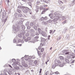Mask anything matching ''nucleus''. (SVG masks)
<instances>
[{
    "instance_id": "nucleus-1",
    "label": "nucleus",
    "mask_w": 75,
    "mask_h": 75,
    "mask_svg": "<svg viewBox=\"0 0 75 75\" xmlns=\"http://www.w3.org/2000/svg\"><path fill=\"white\" fill-rule=\"evenodd\" d=\"M57 16L54 17V19L53 20V21H57L58 19L59 18H62V15L60 13H57Z\"/></svg>"
},
{
    "instance_id": "nucleus-2",
    "label": "nucleus",
    "mask_w": 75,
    "mask_h": 75,
    "mask_svg": "<svg viewBox=\"0 0 75 75\" xmlns=\"http://www.w3.org/2000/svg\"><path fill=\"white\" fill-rule=\"evenodd\" d=\"M72 53V51L70 50H69V52L66 53H65V55H68L67 57L68 59H71L72 58V55L71 54Z\"/></svg>"
},
{
    "instance_id": "nucleus-3",
    "label": "nucleus",
    "mask_w": 75,
    "mask_h": 75,
    "mask_svg": "<svg viewBox=\"0 0 75 75\" xmlns=\"http://www.w3.org/2000/svg\"><path fill=\"white\" fill-rule=\"evenodd\" d=\"M18 62H14L13 64H12V65H13L14 66L13 67H14V69L16 70L19 69V67L17 66V64H18Z\"/></svg>"
},
{
    "instance_id": "nucleus-4",
    "label": "nucleus",
    "mask_w": 75,
    "mask_h": 75,
    "mask_svg": "<svg viewBox=\"0 0 75 75\" xmlns=\"http://www.w3.org/2000/svg\"><path fill=\"white\" fill-rule=\"evenodd\" d=\"M23 8L22 11L23 12L25 13H27L28 12V10H30V8L27 7H24Z\"/></svg>"
},
{
    "instance_id": "nucleus-5",
    "label": "nucleus",
    "mask_w": 75,
    "mask_h": 75,
    "mask_svg": "<svg viewBox=\"0 0 75 75\" xmlns=\"http://www.w3.org/2000/svg\"><path fill=\"white\" fill-rule=\"evenodd\" d=\"M25 60L26 61H29L30 60L29 59H32V57H31L30 56H28V55H25Z\"/></svg>"
},
{
    "instance_id": "nucleus-6",
    "label": "nucleus",
    "mask_w": 75,
    "mask_h": 75,
    "mask_svg": "<svg viewBox=\"0 0 75 75\" xmlns=\"http://www.w3.org/2000/svg\"><path fill=\"white\" fill-rule=\"evenodd\" d=\"M41 1L43 3H42V5L43 4H45V3H49L50 2V0H46V1H45L44 0H41Z\"/></svg>"
},
{
    "instance_id": "nucleus-7",
    "label": "nucleus",
    "mask_w": 75,
    "mask_h": 75,
    "mask_svg": "<svg viewBox=\"0 0 75 75\" xmlns=\"http://www.w3.org/2000/svg\"><path fill=\"white\" fill-rule=\"evenodd\" d=\"M38 38V36H37L35 37L34 39H33L32 41H30L31 42H33V43H35V42L38 41L37 39Z\"/></svg>"
},
{
    "instance_id": "nucleus-8",
    "label": "nucleus",
    "mask_w": 75,
    "mask_h": 75,
    "mask_svg": "<svg viewBox=\"0 0 75 75\" xmlns=\"http://www.w3.org/2000/svg\"><path fill=\"white\" fill-rule=\"evenodd\" d=\"M16 30H14V33H16L19 30H20V26H17L16 27Z\"/></svg>"
},
{
    "instance_id": "nucleus-9",
    "label": "nucleus",
    "mask_w": 75,
    "mask_h": 75,
    "mask_svg": "<svg viewBox=\"0 0 75 75\" xmlns=\"http://www.w3.org/2000/svg\"><path fill=\"white\" fill-rule=\"evenodd\" d=\"M40 10H44L45 12L47 11L48 9L47 8H45L43 7V6H40Z\"/></svg>"
},
{
    "instance_id": "nucleus-10",
    "label": "nucleus",
    "mask_w": 75,
    "mask_h": 75,
    "mask_svg": "<svg viewBox=\"0 0 75 75\" xmlns=\"http://www.w3.org/2000/svg\"><path fill=\"white\" fill-rule=\"evenodd\" d=\"M6 11H4L3 13V16H2V19H3L6 17Z\"/></svg>"
},
{
    "instance_id": "nucleus-11",
    "label": "nucleus",
    "mask_w": 75,
    "mask_h": 75,
    "mask_svg": "<svg viewBox=\"0 0 75 75\" xmlns=\"http://www.w3.org/2000/svg\"><path fill=\"white\" fill-rule=\"evenodd\" d=\"M40 7H41V6H40L39 5H38L36 6V9L35 10V11H36V13H37V12L38 11H39L38 8H39V7L40 9Z\"/></svg>"
},
{
    "instance_id": "nucleus-12",
    "label": "nucleus",
    "mask_w": 75,
    "mask_h": 75,
    "mask_svg": "<svg viewBox=\"0 0 75 75\" xmlns=\"http://www.w3.org/2000/svg\"><path fill=\"white\" fill-rule=\"evenodd\" d=\"M41 34L43 37H47V34L44 31L41 32Z\"/></svg>"
},
{
    "instance_id": "nucleus-13",
    "label": "nucleus",
    "mask_w": 75,
    "mask_h": 75,
    "mask_svg": "<svg viewBox=\"0 0 75 75\" xmlns=\"http://www.w3.org/2000/svg\"><path fill=\"white\" fill-rule=\"evenodd\" d=\"M30 33L32 34H33V33H34V30L33 29H31L30 31Z\"/></svg>"
},
{
    "instance_id": "nucleus-14",
    "label": "nucleus",
    "mask_w": 75,
    "mask_h": 75,
    "mask_svg": "<svg viewBox=\"0 0 75 75\" xmlns=\"http://www.w3.org/2000/svg\"><path fill=\"white\" fill-rule=\"evenodd\" d=\"M67 30H68V28H65L64 29V33H65L67 31Z\"/></svg>"
},
{
    "instance_id": "nucleus-15",
    "label": "nucleus",
    "mask_w": 75,
    "mask_h": 75,
    "mask_svg": "<svg viewBox=\"0 0 75 75\" xmlns=\"http://www.w3.org/2000/svg\"><path fill=\"white\" fill-rule=\"evenodd\" d=\"M18 42H21V43H22V44H23L24 43V40H18Z\"/></svg>"
},
{
    "instance_id": "nucleus-16",
    "label": "nucleus",
    "mask_w": 75,
    "mask_h": 75,
    "mask_svg": "<svg viewBox=\"0 0 75 75\" xmlns=\"http://www.w3.org/2000/svg\"><path fill=\"white\" fill-rule=\"evenodd\" d=\"M47 22H44V21H42V24H44L45 25L47 24Z\"/></svg>"
},
{
    "instance_id": "nucleus-17",
    "label": "nucleus",
    "mask_w": 75,
    "mask_h": 75,
    "mask_svg": "<svg viewBox=\"0 0 75 75\" xmlns=\"http://www.w3.org/2000/svg\"><path fill=\"white\" fill-rule=\"evenodd\" d=\"M23 23V21H20L18 22V24L19 25H20V24H22Z\"/></svg>"
},
{
    "instance_id": "nucleus-18",
    "label": "nucleus",
    "mask_w": 75,
    "mask_h": 75,
    "mask_svg": "<svg viewBox=\"0 0 75 75\" xmlns=\"http://www.w3.org/2000/svg\"><path fill=\"white\" fill-rule=\"evenodd\" d=\"M17 12L19 13H20V14H21V10L19 9H17Z\"/></svg>"
},
{
    "instance_id": "nucleus-19",
    "label": "nucleus",
    "mask_w": 75,
    "mask_h": 75,
    "mask_svg": "<svg viewBox=\"0 0 75 75\" xmlns=\"http://www.w3.org/2000/svg\"><path fill=\"white\" fill-rule=\"evenodd\" d=\"M13 28L14 31V30H16V28L15 25H13Z\"/></svg>"
},
{
    "instance_id": "nucleus-20",
    "label": "nucleus",
    "mask_w": 75,
    "mask_h": 75,
    "mask_svg": "<svg viewBox=\"0 0 75 75\" xmlns=\"http://www.w3.org/2000/svg\"><path fill=\"white\" fill-rule=\"evenodd\" d=\"M25 33V30H23L22 32L21 33V34H22V35H24Z\"/></svg>"
},
{
    "instance_id": "nucleus-21",
    "label": "nucleus",
    "mask_w": 75,
    "mask_h": 75,
    "mask_svg": "<svg viewBox=\"0 0 75 75\" xmlns=\"http://www.w3.org/2000/svg\"><path fill=\"white\" fill-rule=\"evenodd\" d=\"M59 58L60 59H61L62 60H63V59H64V57L62 56H59Z\"/></svg>"
},
{
    "instance_id": "nucleus-22",
    "label": "nucleus",
    "mask_w": 75,
    "mask_h": 75,
    "mask_svg": "<svg viewBox=\"0 0 75 75\" xmlns=\"http://www.w3.org/2000/svg\"><path fill=\"white\" fill-rule=\"evenodd\" d=\"M45 74L46 75H48V74H49V71H45Z\"/></svg>"
},
{
    "instance_id": "nucleus-23",
    "label": "nucleus",
    "mask_w": 75,
    "mask_h": 75,
    "mask_svg": "<svg viewBox=\"0 0 75 75\" xmlns=\"http://www.w3.org/2000/svg\"><path fill=\"white\" fill-rule=\"evenodd\" d=\"M62 18H63V20H65V19H66V18H67V17L65 16H62Z\"/></svg>"
},
{
    "instance_id": "nucleus-24",
    "label": "nucleus",
    "mask_w": 75,
    "mask_h": 75,
    "mask_svg": "<svg viewBox=\"0 0 75 75\" xmlns=\"http://www.w3.org/2000/svg\"><path fill=\"white\" fill-rule=\"evenodd\" d=\"M7 18H8V16H6V18L4 19V22H6V21H7Z\"/></svg>"
},
{
    "instance_id": "nucleus-25",
    "label": "nucleus",
    "mask_w": 75,
    "mask_h": 75,
    "mask_svg": "<svg viewBox=\"0 0 75 75\" xmlns=\"http://www.w3.org/2000/svg\"><path fill=\"white\" fill-rule=\"evenodd\" d=\"M22 29L23 30H24L25 29V26L24 25H22Z\"/></svg>"
},
{
    "instance_id": "nucleus-26",
    "label": "nucleus",
    "mask_w": 75,
    "mask_h": 75,
    "mask_svg": "<svg viewBox=\"0 0 75 75\" xmlns=\"http://www.w3.org/2000/svg\"><path fill=\"white\" fill-rule=\"evenodd\" d=\"M49 17H50V18H51V19H53V16H52V14H50L49 15Z\"/></svg>"
},
{
    "instance_id": "nucleus-27",
    "label": "nucleus",
    "mask_w": 75,
    "mask_h": 75,
    "mask_svg": "<svg viewBox=\"0 0 75 75\" xmlns=\"http://www.w3.org/2000/svg\"><path fill=\"white\" fill-rule=\"evenodd\" d=\"M47 23H52V21L51 20H49L47 21Z\"/></svg>"
},
{
    "instance_id": "nucleus-28",
    "label": "nucleus",
    "mask_w": 75,
    "mask_h": 75,
    "mask_svg": "<svg viewBox=\"0 0 75 75\" xmlns=\"http://www.w3.org/2000/svg\"><path fill=\"white\" fill-rule=\"evenodd\" d=\"M65 61L66 62H67V63L69 62V60H68V59H65Z\"/></svg>"
},
{
    "instance_id": "nucleus-29",
    "label": "nucleus",
    "mask_w": 75,
    "mask_h": 75,
    "mask_svg": "<svg viewBox=\"0 0 75 75\" xmlns=\"http://www.w3.org/2000/svg\"><path fill=\"white\" fill-rule=\"evenodd\" d=\"M12 61L13 62H16V60H15V59H13L12 60Z\"/></svg>"
},
{
    "instance_id": "nucleus-30",
    "label": "nucleus",
    "mask_w": 75,
    "mask_h": 75,
    "mask_svg": "<svg viewBox=\"0 0 75 75\" xmlns=\"http://www.w3.org/2000/svg\"><path fill=\"white\" fill-rule=\"evenodd\" d=\"M57 62L58 64H61V61H60L59 60H57Z\"/></svg>"
},
{
    "instance_id": "nucleus-31",
    "label": "nucleus",
    "mask_w": 75,
    "mask_h": 75,
    "mask_svg": "<svg viewBox=\"0 0 75 75\" xmlns=\"http://www.w3.org/2000/svg\"><path fill=\"white\" fill-rule=\"evenodd\" d=\"M63 52L64 54H65H65H66V53H67V50H63Z\"/></svg>"
},
{
    "instance_id": "nucleus-32",
    "label": "nucleus",
    "mask_w": 75,
    "mask_h": 75,
    "mask_svg": "<svg viewBox=\"0 0 75 75\" xmlns=\"http://www.w3.org/2000/svg\"><path fill=\"white\" fill-rule=\"evenodd\" d=\"M18 36L19 37H20V38L22 37V35H21L20 34H18Z\"/></svg>"
},
{
    "instance_id": "nucleus-33",
    "label": "nucleus",
    "mask_w": 75,
    "mask_h": 75,
    "mask_svg": "<svg viewBox=\"0 0 75 75\" xmlns=\"http://www.w3.org/2000/svg\"><path fill=\"white\" fill-rule=\"evenodd\" d=\"M22 14H19L18 15V17H22Z\"/></svg>"
},
{
    "instance_id": "nucleus-34",
    "label": "nucleus",
    "mask_w": 75,
    "mask_h": 75,
    "mask_svg": "<svg viewBox=\"0 0 75 75\" xmlns=\"http://www.w3.org/2000/svg\"><path fill=\"white\" fill-rule=\"evenodd\" d=\"M44 17H42L40 18V20H41V21H43V20H44Z\"/></svg>"
},
{
    "instance_id": "nucleus-35",
    "label": "nucleus",
    "mask_w": 75,
    "mask_h": 75,
    "mask_svg": "<svg viewBox=\"0 0 75 75\" xmlns=\"http://www.w3.org/2000/svg\"><path fill=\"white\" fill-rule=\"evenodd\" d=\"M30 26H31L32 27L33 26V25H34V24L32 23H30Z\"/></svg>"
},
{
    "instance_id": "nucleus-36",
    "label": "nucleus",
    "mask_w": 75,
    "mask_h": 75,
    "mask_svg": "<svg viewBox=\"0 0 75 75\" xmlns=\"http://www.w3.org/2000/svg\"><path fill=\"white\" fill-rule=\"evenodd\" d=\"M42 41H44L45 42L46 41V39H45L44 38H42Z\"/></svg>"
},
{
    "instance_id": "nucleus-37",
    "label": "nucleus",
    "mask_w": 75,
    "mask_h": 75,
    "mask_svg": "<svg viewBox=\"0 0 75 75\" xmlns=\"http://www.w3.org/2000/svg\"><path fill=\"white\" fill-rule=\"evenodd\" d=\"M38 31H39V33H41V29H40V28H39L38 29Z\"/></svg>"
},
{
    "instance_id": "nucleus-38",
    "label": "nucleus",
    "mask_w": 75,
    "mask_h": 75,
    "mask_svg": "<svg viewBox=\"0 0 75 75\" xmlns=\"http://www.w3.org/2000/svg\"><path fill=\"white\" fill-rule=\"evenodd\" d=\"M65 6H63L61 7V8L62 10H64L65 8Z\"/></svg>"
},
{
    "instance_id": "nucleus-39",
    "label": "nucleus",
    "mask_w": 75,
    "mask_h": 75,
    "mask_svg": "<svg viewBox=\"0 0 75 75\" xmlns=\"http://www.w3.org/2000/svg\"><path fill=\"white\" fill-rule=\"evenodd\" d=\"M29 24V22H28L25 23L26 25H28Z\"/></svg>"
},
{
    "instance_id": "nucleus-40",
    "label": "nucleus",
    "mask_w": 75,
    "mask_h": 75,
    "mask_svg": "<svg viewBox=\"0 0 75 75\" xmlns=\"http://www.w3.org/2000/svg\"><path fill=\"white\" fill-rule=\"evenodd\" d=\"M14 17H17V13H15L14 14Z\"/></svg>"
},
{
    "instance_id": "nucleus-41",
    "label": "nucleus",
    "mask_w": 75,
    "mask_h": 75,
    "mask_svg": "<svg viewBox=\"0 0 75 75\" xmlns=\"http://www.w3.org/2000/svg\"><path fill=\"white\" fill-rule=\"evenodd\" d=\"M57 14V12H55L54 13V15L55 16H54V17H56V16H57V14Z\"/></svg>"
},
{
    "instance_id": "nucleus-42",
    "label": "nucleus",
    "mask_w": 75,
    "mask_h": 75,
    "mask_svg": "<svg viewBox=\"0 0 75 75\" xmlns=\"http://www.w3.org/2000/svg\"><path fill=\"white\" fill-rule=\"evenodd\" d=\"M43 51H44V48H42L41 49V52H43Z\"/></svg>"
},
{
    "instance_id": "nucleus-43",
    "label": "nucleus",
    "mask_w": 75,
    "mask_h": 75,
    "mask_svg": "<svg viewBox=\"0 0 75 75\" xmlns=\"http://www.w3.org/2000/svg\"><path fill=\"white\" fill-rule=\"evenodd\" d=\"M29 35V33H26V34L25 35V36H26V37H28Z\"/></svg>"
},
{
    "instance_id": "nucleus-44",
    "label": "nucleus",
    "mask_w": 75,
    "mask_h": 75,
    "mask_svg": "<svg viewBox=\"0 0 75 75\" xmlns=\"http://www.w3.org/2000/svg\"><path fill=\"white\" fill-rule=\"evenodd\" d=\"M34 28L35 30H37V27L35 25L34 26Z\"/></svg>"
},
{
    "instance_id": "nucleus-45",
    "label": "nucleus",
    "mask_w": 75,
    "mask_h": 75,
    "mask_svg": "<svg viewBox=\"0 0 75 75\" xmlns=\"http://www.w3.org/2000/svg\"><path fill=\"white\" fill-rule=\"evenodd\" d=\"M75 3L74 2V1L72 2L71 4L73 5H74L75 4Z\"/></svg>"
},
{
    "instance_id": "nucleus-46",
    "label": "nucleus",
    "mask_w": 75,
    "mask_h": 75,
    "mask_svg": "<svg viewBox=\"0 0 75 75\" xmlns=\"http://www.w3.org/2000/svg\"><path fill=\"white\" fill-rule=\"evenodd\" d=\"M22 8V7L21 6H19L18 7V8H19V9H21Z\"/></svg>"
},
{
    "instance_id": "nucleus-47",
    "label": "nucleus",
    "mask_w": 75,
    "mask_h": 75,
    "mask_svg": "<svg viewBox=\"0 0 75 75\" xmlns=\"http://www.w3.org/2000/svg\"><path fill=\"white\" fill-rule=\"evenodd\" d=\"M35 58V56L34 55L32 56V59H34Z\"/></svg>"
},
{
    "instance_id": "nucleus-48",
    "label": "nucleus",
    "mask_w": 75,
    "mask_h": 75,
    "mask_svg": "<svg viewBox=\"0 0 75 75\" xmlns=\"http://www.w3.org/2000/svg\"><path fill=\"white\" fill-rule=\"evenodd\" d=\"M37 60L35 61L34 63L35 64V65L37 64Z\"/></svg>"
},
{
    "instance_id": "nucleus-49",
    "label": "nucleus",
    "mask_w": 75,
    "mask_h": 75,
    "mask_svg": "<svg viewBox=\"0 0 75 75\" xmlns=\"http://www.w3.org/2000/svg\"><path fill=\"white\" fill-rule=\"evenodd\" d=\"M56 67V66H55V64H54V65H53L52 68L54 69V68H55Z\"/></svg>"
},
{
    "instance_id": "nucleus-50",
    "label": "nucleus",
    "mask_w": 75,
    "mask_h": 75,
    "mask_svg": "<svg viewBox=\"0 0 75 75\" xmlns=\"http://www.w3.org/2000/svg\"><path fill=\"white\" fill-rule=\"evenodd\" d=\"M36 3H37V4H41V3H40V1H38L36 2Z\"/></svg>"
},
{
    "instance_id": "nucleus-51",
    "label": "nucleus",
    "mask_w": 75,
    "mask_h": 75,
    "mask_svg": "<svg viewBox=\"0 0 75 75\" xmlns=\"http://www.w3.org/2000/svg\"><path fill=\"white\" fill-rule=\"evenodd\" d=\"M63 66H64V64H61L59 65V66L60 67H63Z\"/></svg>"
},
{
    "instance_id": "nucleus-52",
    "label": "nucleus",
    "mask_w": 75,
    "mask_h": 75,
    "mask_svg": "<svg viewBox=\"0 0 75 75\" xmlns=\"http://www.w3.org/2000/svg\"><path fill=\"white\" fill-rule=\"evenodd\" d=\"M31 28V27L30 26H28L27 27V28L28 29H30Z\"/></svg>"
},
{
    "instance_id": "nucleus-53",
    "label": "nucleus",
    "mask_w": 75,
    "mask_h": 75,
    "mask_svg": "<svg viewBox=\"0 0 75 75\" xmlns=\"http://www.w3.org/2000/svg\"><path fill=\"white\" fill-rule=\"evenodd\" d=\"M24 67H28V65L27 64H25L24 65Z\"/></svg>"
},
{
    "instance_id": "nucleus-54",
    "label": "nucleus",
    "mask_w": 75,
    "mask_h": 75,
    "mask_svg": "<svg viewBox=\"0 0 75 75\" xmlns=\"http://www.w3.org/2000/svg\"><path fill=\"white\" fill-rule=\"evenodd\" d=\"M25 57H22L21 58V60H22V61H23V59H24V58H25Z\"/></svg>"
},
{
    "instance_id": "nucleus-55",
    "label": "nucleus",
    "mask_w": 75,
    "mask_h": 75,
    "mask_svg": "<svg viewBox=\"0 0 75 75\" xmlns=\"http://www.w3.org/2000/svg\"><path fill=\"white\" fill-rule=\"evenodd\" d=\"M47 18H48V17H47V16H45L44 18V19H45V20H47Z\"/></svg>"
},
{
    "instance_id": "nucleus-56",
    "label": "nucleus",
    "mask_w": 75,
    "mask_h": 75,
    "mask_svg": "<svg viewBox=\"0 0 75 75\" xmlns=\"http://www.w3.org/2000/svg\"><path fill=\"white\" fill-rule=\"evenodd\" d=\"M45 12L44 10L42 11V14H44V13H45Z\"/></svg>"
},
{
    "instance_id": "nucleus-57",
    "label": "nucleus",
    "mask_w": 75,
    "mask_h": 75,
    "mask_svg": "<svg viewBox=\"0 0 75 75\" xmlns=\"http://www.w3.org/2000/svg\"><path fill=\"white\" fill-rule=\"evenodd\" d=\"M30 39H31V38H30V37L27 38V39L28 41L29 40H30Z\"/></svg>"
},
{
    "instance_id": "nucleus-58",
    "label": "nucleus",
    "mask_w": 75,
    "mask_h": 75,
    "mask_svg": "<svg viewBox=\"0 0 75 75\" xmlns=\"http://www.w3.org/2000/svg\"><path fill=\"white\" fill-rule=\"evenodd\" d=\"M70 29H72V28H74V27L72 26H71L70 28Z\"/></svg>"
},
{
    "instance_id": "nucleus-59",
    "label": "nucleus",
    "mask_w": 75,
    "mask_h": 75,
    "mask_svg": "<svg viewBox=\"0 0 75 75\" xmlns=\"http://www.w3.org/2000/svg\"><path fill=\"white\" fill-rule=\"evenodd\" d=\"M49 61V60L48 59L47 60V61H46L45 63H46V64H47V62H48Z\"/></svg>"
},
{
    "instance_id": "nucleus-60",
    "label": "nucleus",
    "mask_w": 75,
    "mask_h": 75,
    "mask_svg": "<svg viewBox=\"0 0 75 75\" xmlns=\"http://www.w3.org/2000/svg\"><path fill=\"white\" fill-rule=\"evenodd\" d=\"M16 39L13 40V43H15V42H16Z\"/></svg>"
},
{
    "instance_id": "nucleus-61",
    "label": "nucleus",
    "mask_w": 75,
    "mask_h": 75,
    "mask_svg": "<svg viewBox=\"0 0 75 75\" xmlns=\"http://www.w3.org/2000/svg\"><path fill=\"white\" fill-rule=\"evenodd\" d=\"M28 40H27V39H25L24 40V41H25V42H27V41H28Z\"/></svg>"
},
{
    "instance_id": "nucleus-62",
    "label": "nucleus",
    "mask_w": 75,
    "mask_h": 75,
    "mask_svg": "<svg viewBox=\"0 0 75 75\" xmlns=\"http://www.w3.org/2000/svg\"><path fill=\"white\" fill-rule=\"evenodd\" d=\"M65 23H66V21H64L63 22V24H65Z\"/></svg>"
},
{
    "instance_id": "nucleus-63",
    "label": "nucleus",
    "mask_w": 75,
    "mask_h": 75,
    "mask_svg": "<svg viewBox=\"0 0 75 75\" xmlns=\"http://www.w3.org/2000/svg\"><path fill=\"white\" fill-rule=\"evenodd\" d=\"M52 30H50V34H51V33H52Z\"/></svg>"
},
{
    "instance_id": "nucleus-64",
    "label": "nucleus",
    "mask_w": 75,
    "mask_h": 75,
    "mask_svg": "<svg viewBox=\"0 0 75 75\" xmlns=\"http://www.w3.org/2000/svg\"><path fill=\"white\" fill-rule=\"evenodd\" d=\"M7 3H9V2H10V0H7Z\"/></svg>"
}]
</instances>
